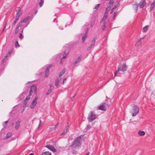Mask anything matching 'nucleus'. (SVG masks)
<instances>
[{
  "mask_svg": "<svg viewBox=\"0 0 155 155\" xmlns=\"http://www.w3.org/2000/svg\"><path fill=\"white\" fill-rule=\"evenodd\" d=\"M29 18V16H27L22 18L21 21L17 25L15 30V34L18 32L19 30V28L20 27V29L22 27L21 29V32H23L24 28L26 27L28 24V23L27 22V21L28 20Z\"/></svg>",
  "mask_w": 155,
  "mask_h": 155,
  "instance_id": "1",
  "label": "nucleus"
},
{
  "mask_svg": "<svg viewBox=\"0 0 155 155\" xmlns=\"http://www.w3.org/2000/svg\"><path fill=\"white\" fill-rule=\"evenodd\" d=\"M139 111V108L137 106L135 105H134L132 109L130 111V113L132 114V116L133 117L135 116L138 113Z\"/></svg>",
  "mask_w": 155,
  "mask_h": 155,
  "instance_id": "2",
  "label": "nucleus"
},
{
  "mask_svg": "<svg viewBox=\"0 0 155 155\" xmlns=\"http://www.w3.org/2000/svg\"><path fill=\"white\" fill-rule=\"evenodd\" d=\"M97 117V115L95 114L94 112L91 111L89 114L87 119L89 121L91 122L95 119Z\"/></svg>",
  "mask_w": 155,
  "mask_h": 155,
  "instance_id": "3",
  "label": "nucleus"
},
{
  "mask_svg": "<svg viewBox=\"0 0 155 155\" xmlns=\"http://www.w3.org/2000/svg\"><path fill=\"white\" fill-rule=\"evenodd\" d=\"M126 71V68H118L114 73L115 76H119L124 73Z\"/></svg>",
  "mask_w": 155,
  "mask_h": 155,
  "instance_id": "4",
  "label": "nucleus"
},
{
  "mask_svg": "<svg viewBox=\"0 0 155 155\" xmlns=\"http://www.w3.org/2000/svg\"><path fill=\"white\" fill-rule=\"evenodd\" d=\"M81 138L80 136H79L77 137L74 142V143L72 144V146L75 145L76 147L79 146L81 145L80 141Z\"/></svg>",
  "mask_w": 155,
  "mask_h": 155,
  "instance_id": "5",
  "label": "nucleus"
},
{
  "mask_svg": "<svg viewBox=\"0 0 155 155\" xmlns=\"http://www.w3.org/2000/svg\"><path fill=\"white\" fill-rule=\"evenodd\" d=\"M109 105L110 104H107L106 102H105L102 104L100 105L98 107V108L99 110L105 111L106 110V106L108 107L109 106Z\"/></svg>",
  "mask_w": 155,
  "mask_h": 155,
  "instance_id": "6",
  "label": "nucleus"
},
{
  "mask_svg": "<svg viewBox=\"0 0 155 155\" xmlns=\"http://www.w3.org/2000/svg\"><path fill=\"white\" fill-rule=\"evenodd\" d=\"M38 99V97L37 96H35L30 105V107L31 109H33L35 107L37 104V101Z\"/></svg>",
  "mask_w": 155,
  "mask_h": 155,
  "instance_id": "7",
  "label": "nucleus"
},
{
  "mask_svg": "<svg viewBox=\"0 0 155 155\" xmlns=\"http://www.w3.org/2000/svg\"><path fill=\"white\" fill-rule=\"evenodd\" d=\"M30 92L33 93L35 94L37 93V89L36 85H33L31 87Z\"/></svg>",
  "mask_w": 155,
  "mask_h": 155,
  "instance_id": "8",
  "label": "nucleus"
},
{
  "mask_svg": "<svg viewBox=\"0 0 155 155\" xmlns=\"http://www.w3.org/2000/svg\"><path fill=\"white\" fill-rule=\"evenodd\" d=\"M146 4L145 0H141L138 4L140 8H143L146 5Z\"/></svg>",
  "mask_w": 155,
  "mask_h": 155,
  "instance_id": "9",
  "label": "nucleus"
},
{
  "mask_svg": "<svg viewBox=\"0 0 155 155\" xmlns=\"http://www.w3.org/2000/svg\"><path fill=\"white\" fill-rule=\"evenodd\" d=\"M16 17H18V18H19V17L21 15L22 12V10L21 9H19L16 10Z\"/></svg>",
  "mask_w": 155,
  "mask_h": 155,
  "instance_id": "10",
  "label": "nucleus"
},
{
  "mask_svg": "<svg viewBox=\"0 0 155 155\" xmlns=\"http://www.w3.org/2000/svg\"><path fill=\"white\" fill-rule=\"evenodd\" d=\"M58 123L54 126L52 127H50V129H49V131H50V132H54L58 127Z\"/></svg>",
  "mask_w": 155,
  "mask_h": 155,
  "instance_id": "11",
  "label": "nucleus"
},
{
  "mask_svg": "<svg viewBox=\"0 0 155 155\" xmlns=\"http://www.w3.org/2000/svg\"><path fill=\"white\" fill-rule=\"evenodd\" d=\"M139 4L135 2L132 5L133 8L135 10V12H137L138 9Z\"/></svg>",
  "mask_w": 155,
  "mask_h": 155,
  "instance_id": "12",
  "label": "nucleus"
},
{
  "mask_svg": "<svg viewBox=\"0 0 155 155\" xmlns=\"http://www.w3.org/2000/svg\"><path fill=\"white\" fill-rule=\"evenodd\" d=\"M68 52H66L65 51L64 52L63 56L62 58L61 59L60 61V63L62 64L64 61V59L66 58V56L68 54Z\"/></svg>",
  "mask_w": 155,
  "mask_h": 155,
  "instance_id": "13",
  "label": "nucleus"
},
{
  "mask_svg": "<svg viewBox=\"0 0 155 155\" xmlns=\"http://www.w3.org/2000/svg\"><path fill=\"white\" fill-rule=\"evenodd\" d=\"M95 39L94 38L91 41V44L88 48V50H90L95 45Z\"/></svg>",
  "mask_w": 155,
  "mask_h": 155,
  "instance_id": "14",
  "label": "nucleus"
},
{
  "mask_svg": "<svg viewBox=\"0 0 155 155\" xmlns=\"http://www.w3.org/2000/svg\"><path fill=\"white\" fill-rule=\"evenodd\" d=\"M13 52V50L12 49L10 50L8 52L5 56V58L2 59V61H3L5 60V59L8 56H9Z\"/></svg>",
  "mask_w": 155,
  "mask_h": 155,
  "instance_id": "15",
  "label": "nucleus"
},
{
  "mask_svg": "<svg viewBox=\"0 0 155 155\" xmlns=\"http://www.w3.org/2000/svg\"><path fill=\"white\" fill-rule=\"evenodd\" d=\"M21 121L20 120H18L15 123V129H18L20 127Z\"/></svg>",
  "mask_w": 155,
  "mask_h": 155,
  "instance_id": "16",
  "label": "nucleus"
},
{
  "mask_svg": "<svg viewBox=\"0 0 155 155\" xmlns=\"http://www.w3.org/2000/svg\"><path fill=\"white\" fill-rule=\"evenodd\" d=\"M88 30H87L86 31L84 35H83L82 38V40L83 41V42H84L85 41V39L86 38L87 36V32Z\"/></svg>",
  "mask_w": 155,
  "mask_h": 155,
  "instance_id": "17",
  "label": "nucleus"
},
{
  "mask_svg": "<svg viewBox=\"0 0 155 155\" xmlns=\"http://www.w3.org/2000/svg\"><path fill=\"white\" fill-rule=\"evenodd\" d=\"M49 150L52 151L53 153H54V152L56 151V150L54 148V147L52 146H51L49 145Z\"/></svg>",
  "mask_w": 155,
  "mask_h": 155,
  "instance_id": "18",
  "label": "nucleus"
},
{
  "mask_svg": "<svg viewBox=\"0 0 155 155\" xmlns=\"http://www.w3.org/2000/svg\"><path fill=\"white\" fill-rule=\"evenodd\" d=\"M155 5V0H154L153 2L150 5V10L151 11Z\"/></svg>",
  "mask_w": 155,
  "mask_h": 155,
  "instance_id": "19",
  "label": "nucleus"
},
{
  "mask_svg": "<svg viewBox=\"0 0 155 155\" xmlns=\"http://www.w3.org/2000/svg\"><path fill=\"white\" fill-rule=\"evenodd\" d=\"M143 38H142L137 41L136 42L135 45L137 46H140L141 43V39H142Z\"/></svg>",
  "mask_w": 155,
  "mask_h": 155,
  "instance_id": "20",
  "label": "nucleus"
},
{
  "mask_svg": "<svg viewBox=\"0 0 155 155\" xmlns=\"http://www.w3.org/2000/svg\"><path fill=\"white\" fill-rule=\"evenodd\" d=\"M138 134L140 136H143L145 135V132L144 131L139 130L138 132Z\"/></svg>",
  "mask_w": 155,
  "mask_h": 155,
  "instance_id": "21",
  "label": "nucleus"
},
{
  "mask_svg": "<svg viewBox=\"0 0 155 155\" xmlns=\"http://www.w3.org/2000/svg\"><path fill=\"white\" fill-rule=\"evenodd\" d=\"M107 18V14H106L105 13L104 15L103 18L101 19V22H102V21H104Z\"/></svg>",
  "mask_w": 155,
  "mask_h": 155,
  "instance_id": "22",
  "label": "nucleus"
},
{
  "mask_svg": "<svg viewBox=\"0 0 155 155\" xmlns=\"http://www.w3.org/2000/svg\"><path fill=\"white\" fill-rule=\"evenodd\" d=\"M61 78L59 77L55 81V84L56 86H58V83L59 81L61 80Z\"/></svg>",
  "mask_w": 155,
  "mask_h": 155,
  "instance_id": "23",
  "label": "nucleus"
},
{
  "mask_svg": "<svg viewBox=\"0 0 155 155\" xmlns=\"http://www.w3.org/2000/svg\"><path fill=\"white\" fill-rule=\"evenodd\" d=\"M81 60V58L80 57H79L77 59V60L75 61L74 63V64H76L78 63Z\"/></svg>",
  "mask_w": 155,
  "mask_h": 155,
  "instance_id": "24",
  "label": "nucleus"
},
{
  "mask_svg": "<svg viewBox=\"0 0 155 155\" xmlns=\"http://www.w3.org/2000/svg\"><path fill=\"white\" fill-rule=\"evenodd\" d=\"M148 25H146L143 28V31L144 32H146L148 30Z\"/></svg>",
  "mask_w": 155,
  "mask_h": 155,
  "instance_id": "25",
  "label": "nucleus"
},
{
  "mask_svg": "<svg viewBox=\"0 0 155 155\" xmlns=\"http://www.w3.org/2000/svg\"><path fill=\"white\" fill-rule=\"evenodd\" d=\"M111 7V6H108L105 9V13L107 14V13L110 9Z\"/></svg>",
  "mask_w": 155,
  "mask_h": 155,
  "instance_id": "26",
  "label": "nucleus"
},
{
  "mask_svg": "<svg viewBox=\"0 0 155 155\" xmlns=\"http://www.w3.org/2000/svg\"><path fill=\"white\" fill-rule=\"evenodd\" d=\"M65 72V70L64 69H63L60 73L59 76L60 77H61L64 74Z\"/></svg>",
  "mask_w": 155,
  "mask_h": 155,
  "instance_id": "27",
  "label": "nucleus"
},
{
  "mask_svg": "<svg viewBox=\"0 0 155 155\" xmlns=\"http://www.w3.org/2000/svg\"><path fill=\"white\" fill-rule=\"evenodd\" d=\"M12 134L11 132H8L7 133L6 137L7 138H8L12 136Z\"/></svg>",
  "mask_w": 155,
  "mask_h": 155,
  "instance_id": "28",
  "label": "nucleus"
},
{
  "mask_svg": "<svg viewBox=\"0 0 155 155\" xmlns=\"http://www.w3.org/2000/svg\"><path fill=\"white\" fill-rule=\"evenodd\" d=\"M48 76V68H46L45 71V77H47Z\"/></svg>",
  "mask_w": 155,
  "mask_h": 155,
  "instance_id": "29",
  "label": "nucleus"
},
{
  "mask_svg": "<svg viewBox=\"0 0 155 155\" xmlns=\"http://www.w3.org/2000/svg\"><path fill=\"white\" fill-rule=\"evenodd\" d=\"M116 6H114L111 9L110 11V14L114 12V9H115L116 8Z\"/></svg>",
  "mask_w": 155,
  "mask_h": 155,
  "instance_id": "30",
  "label": "nucleus"
},
{
  "mask_svg": "<svg viewBox=\"0 0 155 155\" xmlns=\"http://www.w3.org/2000/svg\"><path fill=\"white\" fill-rule=\"evenodd\" d=\"M117 12H114V15H113V19L114 20H115V19L116 17V16H117Z\"/></svg>",
  "mask_w": 155,
  "mask_h": 155,
  "instance_id": "31",
  "label": "nucleus"
},
{
  "mask_svg": "<svg viewBox=\"0 0 155 155\" xmlns=\"http://www.w3.org/2000/svg\"><path fill=\"white\" fill-rule=\"evenodd\" d=\"M43 0H41L39 3V4L40 7H41L43 5Z\"/></svg>",
  "mask_w": 155,
  "mask_h": 155,
  "instance_id": "32",
  "label": "nucleus"
},
{
  "mask_svg": "<svg viewBox=\"0 0 155 155\" xmlns=\"http://www.w3.org/2000/svg\"><path fill=\"white\" fill-rule=\"evenodd\" d=\"M15 47L16 48H18L20 47V45H19L18 42L17 41H16L15 42Z\"/></svg>",
  "mask_w": 155,
  "mask_h": 155,
  "instance_id": "33",
  "label": "nucleus"
},
{
  "mask_svg": "<svg viewBox=\"0 0 155 155\" xmlns=\"http://www.w3.org/2000/svg\"><path fill=\"white\" fill-rule=\"evenodd\" d=\"M41 155H48V151H45L43 152Z\"/></svg>",
  "mask_w": 155,
  "mask_h": 155,
  "instance_id": "34",
  "label": "nucleus"
},
{
  "mask_svg": "<svg viewBox=\"0 0 155 155\" xmlns=\"http://www.w3.org/2000/svg\"><path fill=\"white\" fill-rule=\"evenodd\" d=\"M18 18V17H16L15 20L14 21L13 24L14 25H15V24L16 23L17 21H18L19 20Z\"/></svg>",
  "mask_w": 155,
  "mask_h": 155,
  "instance_id": "35",
  "label": "nucleus"
},
{
  "mask_svg": "<svg viewBox=\"0 0 155 155\" xmlns=\"http://www.w3.org/2000/svg\"><path fill=\"white\" fill-rule=\"evenodd\" d=\"M50 87L51 88H50L51 90L49 89V94L50 93V92H51V90L53 89V87H52V85L51 84L50 85Z\"/></svg>",
  "mask_w": 155,
  "mask_h": 155,
  "instance_id": "36",
  "label": "nucleus"
},
{
  "mask_svg": "<svg viewBox=\"0 0 155 155\" xmlns=\"http://www.w3.org/2000/svg\"><path fill=\"white\" fill-rule=\"evenodd\" d=\"M19 38L21 39H22L23 38V36L22 35V33H20L19 34Z\"/></svg>",
  "mask_w": 155,
  "mask_h": 155,
  "instance_id": "37",
  "label": "nucleus"
},
{
  "mask_svg": "<svg viewBox=\"0 0 155 155\" xmlns=\"http://www.w3.org/2000/svg\"><path fill=\"white\" fill-rule=\"evenodd\" d=\"M126 64L125 63H124L122 65V68H126Z\"/></svg>",
  "mask_w": 155,
  "mask_h": 155,
  "instance_id": "38",
  "label": "nucleus"
},
{
  "mask_svg": "<svg viewBox=\"0 0 155 155\" xmlns=\"http://www.w3.org/2000/svg\"><path fill=\"white\" fill-rule=\"evenodd\" d=\"M67 131V129H64V130L63 132L61 134V135L62 134H66Z\"/></svg>",
  "mask_w": 155,
  "mask_h": 155,
  "instance_id": "39",
  "label": "nucleus"
},
{
  "mask_svg": "<svg viewBox=\"0 0 155 155\" xmlns=\"http://www.w3.org/2000/svg\"><path fill=\"white\" fill-rule=\"evenodd\" d=\"M100 5V4H98L96 5H95L94 8L97 9L99 7Z\"/></svg>",
  "mask_w": 155,
  "mask_h": 155,
  "instance_id": "40",
  "label": "nucleus"
},
{
  "mask_svg": "<svg viewBox=\"0 0 155 155\" xmlns=\"http://www.w3.org/2000/svg\"><path fill=\"white\" fill-rule=\"evenodd\" d=\"M106 24V23L105 22H104V25H103V27H104V28H102L103 30H104V29H105V28H106V26H105Z\"/></svg>",
  "mask_w": 155,
  "mask_h": 155,
  "instance_id": "41",
  "label": "nucleus"
},
{
  "mask_svg": "<svg viewBox=\"0 0 155 155\" xmlns=\"http://www.w3.org/2000/svg\"><path fill=\"white\" fill-rule=\"evenodd\" d=\"M114 3V2L113 1H110L109 2V4L111 5V6Z\"/></svg>",
  "mask_w": 155,
  "mask_h": 155,
  "instance_id": "42",
  "label": "nucleus"
},
{
  "mask_svg": "<svg viewBox=\"0 0 155 155\" xmlns=\"http://www.w3.org/2000/svg\"><path fill=\"white\" fill-rule=\"evenodd\" d=\"M30 99V97L29 96H27V97H26L25 99V100H28Z\"/></svg>",
  "mask_w": 155,
  "mask_h": 155,
  "instance_id": "43",
  "label": "nucleus"
},
{
  "mask_svg": "<svg viewBox=\"0 0 155 155\" xmlns=\"http://www.w3.org/2000/svg\"><path fill=\"white\" fill-rule=\"evenodd\" d=\"M31 92H30V93H29L28 95V96H29V97L31 96V94H32L31 93Z\"/></svg>",
  "mask_w": 155,
  "mask_h": 155,
  "instance_id": "44",
  "label": "nucleus"
},
{
  "mask_svg": "<svg viewBox=\"0 0 155 155\" xmlns=\"http://www.w3.org/2000/svg\"><path fill=\"white\" fill-rule=\"evenodd\" d=\"M41 122V120H39V126H38V128H39V127L40 126V124Z\"/></svg>",
  "mask_w": 155,
  "mask_h": 155,
  "instance_id": "45",
  "label": "nucleus"
},
{
  "mask_svg": "<svg viewBox=\"0 0 155 155\" xmlns=\"http://www.w3.org/2000/svg\"><path fill=\"white\" fill-rule=\"evenodd\" d=\"M5 28H6V25H5V26L3 28V31H4V30L5 29Z\"/></svg>",
  "mask_w": 155,
  "mask_h": 155,
  "instance_id": "46",
  "label": "nucleus"
},
{
  "mask_svg": "<svg viewBox=\"0 0 155 155\" xmlns=\"http://www.w3.org/2000/svg\"><path fill=\"white\" fill-rule=\"evenodd\" d=\"M66 80V78H64V80H63V84H64V82Z\"/></svg>",
  "mask_w": 155,
  "mask_h": 155,
  "instance_id": "47",
  "label": "nucleus"
},
{
  "mask_svg": "<svg viewBox=\"0 0 155 155\" xmlns=\"http://www.w3.org/2000/svg\"><path fill=\"white\" fill-rule=\"evenodd\" d=\"M5 124H6L8 123V121H6L4 122Z\"/></svg>",
  "mask_w": 155,
  "mask_h": 155,
  "instance_id": "48",
  "label": "nucleus"
},
{
  "mask_svg": "<svg viewBox=\"0 0 155 155\" xmlns=\"http://www.w3.org/2000/svg\"><path fill=\"white\" fill-rule=\"evenodd\" d=\"M69 127L68 126H67L66 127V129H67H67Z\"/></svg>",
  "mask_w": 155,
  "mask_h": 155,
  "instance_id": "49",
  "label": "nucleus"
},
{
  "mask_svg": "<svg viewBox=\"0 0 155 155\" xmlns=\"http://www.w3.org/2000/svg\"><path fill=\"white\" fill-rule=\"evenodd\" d=\"M45 147L48 149V145H46Z\"/></svg>",
  "mask_w": 155,
  "mask_h": 155,
  "instance_id": "50",
  "label": "nucleus"
},
{
  "mask_svg": "<svg viewBox=\"0 0 155 155\" xmlns=\"http://www.w3.org/2000/svg\"><path fill=\"white\" fill-rule=\"evenodd\" d=\"M29 155H34V154L33 153H30Z\"/></svg>",
  "mask_w": 155,
  "mask_h": 155,
  "instance_id": "51",
  "label": "nucleus"
},
{
  "mask_svg": "<svg viewBox=\"0 0 155 155\" xmlns=\"http://www.w3.org/2000/svg\"><path fill=\"white\" fill-rule=\"evenodd\" d=\"M46 94L47 95H48V92H47V93H46Z\"/></svg>",
  "mask_w": 155,
  "mask_h": 155,
  "instance_id": "52",
  "label": "nucleus"
},
{
  "mask_svg": "<svg viewBox=\"0 0 155 155\" xmlns=\"http://www.w3.org/2000/svg\"><path fill=\"white\" fill-rule=\"evenodd\" d=\"M51 153H50V152H49V155H51Z\"/></svg>",
  "mask_w": 155,
  "mask_h": 155,
  "instance_id": "53",
  "label": "nucleus"
},
{
  "mask_svg": "<svg viewBox=\"0 0 155 155\" xmlns=\"http://www.w3.org/2000/svg\"><path fill=\"white\" fill-rule=\"evenodd\" d=\"M30 82V81H28V82L27 83V84H29Z\"/></svg>",
  "mask_w": 155,
  "mask_h": 155,
  "instance_id": "54",
  "label": "nucleus"
},
{
  "mask_svg": "<svg viewBox=\"0 0 155 155\" xmlns=\"http://www.w3.org/2000/svg\"><path fill=\"white\" fill-rule=\"evenodd\" d=\"M12 124V125H14V123H12V124Z\"/></svg>",
  "mask_w": 155,
  "mask_h": 155,
  "instance_id": "55",
  "label": "nucleus"
},
{
  "mask_svg": "<svg viewBox=\"0 0 155 155\" xmlns=\"http://www.w3.org/2000/svg\"><path fill=\"white\" fill-rule=\"evenodd\" d=\"M24 94V93H22V94H21V95L22 94Z\"/></svg>",
  "mask_w": 155,
  "mask_h": 155,
  "instance_id": "56",
  "label": "nucleus"
},
{
  "mask_svg": "<svg viewBox=\"0 0 155 155\" xmlns=\"http://www.w3.org/2000/svg\"><path fill=\"white\" fill-rule=\"evenodd\" d=\"M102 28H104V27H103Z\"/></svg>",
  "mask_w": 155,
  "mask_h": 155,
  "instance_id": "57",
  "label": "nucleus"
},
{
  "mask_svg": "<svg viewBox=\"0 0 155 155\" xmlns=\"http://www.w3.org/2000/svg\"><path fill=\"white\" fill-rule=\"evenodd\" d=\"M118 68H120V67H118Z\"/></svg>",
  "mask_w": 155,
  "mask_h": 155,
  "instance_id": "58",
  "label": "nucleus"
},
{
  "mask_svg": "<svg viewBox=\"0 0 155 155\" xmlns=\"http://www.w3.org/2000/svg\"><path fill=\"white\" fill-rule=\"evenodd\" d=\"M54 155H55V154H54Z\"/></svg>",
  "mask_w": 155,
  "mask_h": 155,
  "instance_id": "59",
  "label": "nucleus"
}]
</instances>
